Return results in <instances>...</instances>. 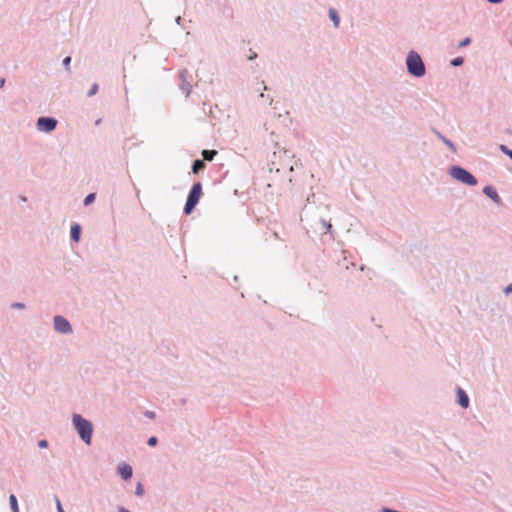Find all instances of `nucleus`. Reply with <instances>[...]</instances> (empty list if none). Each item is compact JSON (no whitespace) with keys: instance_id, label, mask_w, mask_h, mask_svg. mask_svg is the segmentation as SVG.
I'll return each instance as SVG.
<instances>
[{"instance_id":"1","label":"nucleus","mask_w":512,"mask_h":512,"mask_svg":"<svg viewBox=\"0 0 512 512\" xmlns=\"http://www.w3.org/2000/svg\"><path fill=\"white\" fill-rule=\"evenodd\" d=\"M73 424H74L76 430L78 431L81 439L86 444L89 445L91 443L92 432H93L92 424L88 420L84 419L82 416H80L78 414H75L73 416Z\"/></svg>"},{"instance_id":"2","label":"nucleus","mask_w":512,"mask_h":512,"mask_svg":"<svg viewBox=\"0 0 512 512\" xmlns=\"http://www.w3.org/2000/svg\"><path fill=\"white\" fill-rule=\"evenodd\" d=\"M407 69L410 74L421 77L425 74V66L421 57L416 52H410L407 60Z\"/></svg>"},{"instance_id":"3","label":"nucleus","mask_w":512,"mask_h":512,"mask_svg":"<svg viewBox=\"0 0 512 512\" xmlns=\"http://www.w3.org/2000/svg\"><path fill=\"white\" fill-rule=\"evenodd\" d=\"M450 174L454 179H456L464 184H467L470 186H474L477 184L476 178L471 173H469L467 170H465L461 167H458V166L452 167Z\"/></svg>"},{"instance_id":"4","label":"nucleus","mask_w":512,"mask_h":512,"mask_svg":"<svg viewBox=\"0 0 512 512\" xmlns=\"http://www.w3.org/2000/svg\"><path fill=\"white\" fill-rule=\"evenodd\" d=\"M202 195V185L201 183H195L192 186V189L189 193L188 199L185 204L184 211L186 214H190L192 210L195 208L198 203L200 197Z\"/></svg>"},{"instance_id":"5","label":"nucleus","mask_w":512,"mask_h":512,"mask_svg":"<svg viewBox=\"0 0 512 512\" xmlns=\"http://www.w3.org/2000/svg\"><path fill=\"white\" fill-rule=\"evenodd\" d=\"M57 121L53 118L40 117L37 120V128L43 132H51L56 128Z\"/></svg>"},{"instance_id":"6","label":"nucleus","mask_w":512,"mask_h":512,"mask_svg":"<svg viewBox=\"0 0 512 512\" xmlns=\"http://www.w3.org/2000/svg\"><path fill=\"white\" fill-rule=\"evenodd\" d=\"M54 327L60 333H68L71 331L69 322L62 316L54 317Z\"/></svg>"},{"instance_id":"7","label":"nucleus","mask_w":512,"mask_h":512,"mask_svg":"<svg viewBox=\"0 0 512 512\" xmlns=\"http://www.w3.org/2000/svg\"><path fill=\"white\" fill-rule=\"evenodd\" d=\"M457 396H458V403L460 404V406H462L463 408H467L469 405V398H468L467 394L465 393V391L462 390L461 388H458Z\"/></svg>"},{"instance_id":"8","label":"nucleus","mask_w":512,"mask_h":512,"mask_svg":"<svg viewBox=\"0 0 512 512\" xmlns=\"http://www.w3.org/2000/svg\"><path fill=\"white\" fill-rule=\"evenodd\" d=\"M119 473L124 480L130 479L132 476V468L128 464H122L119 466Z\"/></svg>"},{"instance_id":"9","label":"nucleus","mask_w":512,"mask_h":512,"mask_svg":"<svg viewBox=\"0 0 512 512\" xmlns=\"http://www.w3.org/2000/svg\"><path fill=\"white\" fill-rule=\"evenodd\" d=\"M80 233H81V228L78 224H75L71 227V238L78 242L79 239H80Z\"/></svg>"},{"instance_id":"10","label":"nucleus","mask_w":512,"mask_h":512,"mask_svg":"<svg viewBox=\"0 0 512 512\" xmlns=\"http://www.w3.org/2000/svg\"><path fill=\"white\" fill-rule=\"evenodd\" d=\"M483 192L488 196L490 197L491 199H493L494 201H498L499 200V196L497 194V192L492 188V187H485L483 189Z\"/></svg>"},{"instance_id":"11","label":"nucleus","mask_w":512,"mask_h":512,"mask_svg":"<svg viewBox=\"0 0 512 512\" xmlns=\"http://www.w3.org/2000/svg\"><path fill=\"white\" fill-rule=\"evenodd\" d=\"M9 504H10L12 512H19L17 498L14 494H11L9 496Z\"/></svg>"},{"instance_id":"12","label":"nucleus","mask_w":512,"mask_h":512,"mask_svg":"<svg viewBox=\"0 0 512 512\" xmlns=\"http://www.w3.org/2000/svg\"><path fill=\"white\" fill-rule=\"evenodd\" d=\"M329 16H330L331 20L333 21L334 26H335V27H338V26H339V22H340V18H339V16H338V14H337L336 10H335V9H333V8H331V9L329 10Z\"/></svg>"},{"instance_id":"13","label":"nucleus","mask_w":512,"mask_h":512,"mask_svg":"<svg viewBox=\"0 0 512 512\" xmlns=\"http://www.w3.org/2000/svg\"><path fill=\"white\" fill-rule=\"evenodd\" d=\"M216 154H217L216 150H203L202 151V156L207 161H211Z\"/></svg>"},{"instance_id":"14","label":"nucleus","mask_w":512,"mask_h":512,"mask_svg":"<svg viewBox=\"0 0 512 512\" xmlns=\"http://www.w3.org/2000/svg\"><path fill=\"white\" fill-rule=\"evenodd\" d=\"M205 167V164L203 161L201 160H196L194 161L193 163V166H192V170L194 173H197L199 172L200 170H202L203 168Z\"/></svg>"},{"instance_id":"15","label":"nucleus","mask_w":512,"mask_h":512,"mask_svg":"<svg viewBox=\"0 0 512 512\" xmlns=\"http://www.w3.org/2000/svg\"><path fill=\"white\" fill-rule=\"evenodd\" d=\"M94 200H95V194L94 193H90L84 199V205L87 206V205L91 204Z\"/></svg>"},{"instance_id":"16","label":"nucleus","mask_w":512,"mask_h":512,"mask_svg":"<svg viewBox=\"0 0 512 512\" xmlns=\"http://www.w3.org/2000/svg\"><path fill=\"white\" fill-rule=\"evenodd\" d=\"M462 63H463V58H461V57L455 58V59H453V60H452V62H451V64H452L453 66H459V65H461Z\"/></svg>"},{"instance_id":"17","label":"nucleus","mask_w":512,"mask_h":512,"mask_svg":"<svg viewBox=\"0 0 512 512\" xmlns=\"http://www.w3.org/2000/svg\"><path fill=\"white\" fill-rule=\"evenodd\" d=\"M135 493L138 496L143 495L144 490H143V487H142V485L140 483L137 484Z\"/></svg>"},{"instance_id":"18","label":"nucleus","mask_w":512,"mask_h":512,"mask_svg":"<svg viewBox=\"0 0 512 512\" xmlns=\"http://www.w3.org/2000/svg\"><path fill=\"white\" fill-rule=\"evenodd\" d=\"M98 91V85L97 84H94L91 88V90L88 92V96H93L97 93Z\"/></svg>"},{"instance_id":"19","label":"nucleus","mask_w":512,"mask_h":512,"mask_svg":"<svg viewBox=\"0 0 512 512\" xmlns=\"http://www.w3.org/2000/svg\"><path fill=\"white\" fill-rule=\"evenodd\" d=\"M470 38H465L461 42H459L458 47H465L470 44Z\"/></svg>"},{"instance_id":"20","label":"nucleus","mask_w":512,"mask_h":512,"mask_svg":"<svg viewBox=\"0 0 512 512\" xmlns=\"http://www.w3.org/2000/svg\"><path fill=\"white\" fill-rule=\"evenodd\" d=\"M156 444H157V438L155 436H152L148 439L149 446H155Z\"/></svg>"},{"instance_id":"21","label":"nucleus","mask_w":512,"mask_h":512,"mask_svg":"<svg viewBox=\"0 0 512 512\" xmlns=\"http://www.w3.org/2000/svg\"><path fill=\"white\" fill-rule=\"evenodd\" d=\"M500 150L504 152L506 155L509 156V153L512 152V150H509L505 145L500 146Z\"/></svg>"},{"instance_id":"22","label":"nucleus","mask_w":512,"mask_h":512,"mask_svg":"<svg viewBox=\"0 0 512 512\" xmlns=\"http://www.w3.org/2000/svg\"><path fill=\"white\" fill-rule=\"evenodd\" d=\"M442 139H443L444 143H445L449 148H451L452 150H454V149H455V148H454V145H453V143H452L451 141H449V140H447V139H445V138H443V137H442Z\"/></svg>"},{"instance_id":"23","label":"nucleus","mask_w":512,"mask_h":512,"mask_svg":"<svg viewBox=\"0 0 512 512\" xmlns=\"http://www.w3.org/2000/svg\"><path fill=\"white\" fill-rule=\"evenodd\" d=\"M38 446L40 448H46L48 446V442L46 440H40Z\"/></svg>"},{"instance_id":"24","label":"nucleus","mask_w":512,"mask_h":512,"mask_svg":"<svg viewBox=\"0 0 512 512\" xmlns=\"http://www.w3.org/2000/svg\"><path fill=\"white\" fill-rule=\"evenodd\" d=\"M323 226L327 229V231L331 230V224L325 220L322 221Z\"/></svg>"},{"instance_id":"25","label":"nucleus","mask_w":512,"mask_h":512,"mask_svg":"<svg viewBox=\"0 0 512 512\" xmlns=\"http://www.w3.org/2000/svg\"><path fill=\"white\" fill-rule=\"evenodd\" d=\"M70 62H71V57H69V56H68V57H66V58H64V60H63V64H64L66 67H68V65L70 64Z\"/></svg>"},{"instance_id":"26","label":"nucleus","mask_w":512,"mask_h":512,"mask_svg":"<svg viewBox=\"0 0 512 512\" xmlns=\"http://www.w3.org/2000/svg\"><path fill=\"white\" fill-rule=\"evenodd\" d=\"M56 503H57V510H58V512H64L59 499H56Z\"/></svg>"},{"instance_id":"27","label":"nucleus","mask_w":512,"mask_h":512,"mask_svg":"<svg viewBox=\"0 0 512 512\" xmlns=\"http://www.w3.org/2000/svg\"><path fill=\"white\" fill-rule=\"evenodd\" d=\"M12 307H13V308H23V307H24V305H23L22 303H14V304L12 305Z\"/></svg>"},{"instance_id":"28","label":"nucleus","mask_w":512,"mask_h":512,"mask_svg":"<svg viewBox=\"0 0 512 512\" xmlns=\"http://www.w3.org/2000/svg\"><path fill=\"white\" fill-rule=\"evenodd\" d=\"M505 291H506V293L512 292V283L506 287Z\"/></svg>"},{"instance_id":"29","label":"nucleus","mask_w":512,"mask_h":512,"mask_svg":"<svg viewBox=\"0 0 512 512\" xmlns=\"http://www.w3.org/2000/svg\"><path fill=\"white\" fill-rule=\"evenodd\" d=\"M5 85V78H0V88H3Z\"/></svg>"},{"instance_id":"30","label":"nucleus","mask_w":512,"mask_h":512,"mask_svg":"<svg viewBox=\"0 0 512 512\" xmlns=\"http://www.w3.org/2000/svg\"><path fill=\"white\" fill-rule=\"evenodd\" d=\"M490 3H500L502 0H487Z\"/></svg>"},{"instance_id":"31","label":"nucleus","mask_w":512,"mask_h":512,"mask_svg":"<svg viewBox=\"0 0 512 512\" xmlns=\"http://www.w3.org/2000/svg\"><path fill=\"white\" fill-rule=\"evenodd\" d=\"M119 512H130V511H128L127 509H125V508L121 507V508L119 509Z\"/></svg>"},{"instance_id":"32","label":"nucleus","mask_w":512,"mask_h":512,"mask_svg":"<svg viewBox=\"0 0 512 512\" xmlns=\"http://www.w3.org/2000/svg\"><path fill=\"white\" fill-rule=\"evenodd\" d=\"M256 57V54H254L253 56H250L249 59L252 60Z\"/></svg>"},{"instance_id":"33","label":"nucleus","mask_w":512,"mask_h":512,"mask_svg":"<svg viewBox=\"0 0 512 512\" xmlns=\"http://www.w3.org/2000/svg\"><path fill=\"white\" fill-rule=\"evenodd\" d=\"M149 417H153V413H148L147 414Z\"/></svg>"}]
</instances>
